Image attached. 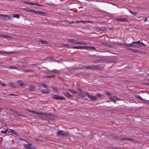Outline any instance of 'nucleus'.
I'll return each instance as SVG.
<instances>
[{"label": "nucleus", "mask_w": 149, "mask_h": 149, "mask_svg": "<svg viewBox=\"0 0 149 149\" xmlns=\"http://www.w3.org/2000/svg\"><path fill=\"white\" fill-rule=\"evenodd\" d=\"M53 96L52 97L53 99H55L57 100H65V99L63 97L59 96L57 95L53 94Z\"/></svg>", "instance_id": "1"}, {"label": "nucleus", "mask_w": 149, "mask_h": 149, "mask_svg": "<svg viewBox=\"0 0 149 149\" xmlns=\"http://www.w3.org/2000/svg\"><path fill=\"white\" fill-rule=\"evenodd\" d=\"M96 70L103 71L104 70V68L103 67H101L98 65H93V70Z\"/></svg>", "instance_id": "2"}, {"label": "nucleus", "mask_w": 149, "mask_h": 149, "mask_svg": "<svg viewBox=\"0 0 149 149\" xmlns=\"http://www.w3.org/2000/svg\"><path fill=\"white\" fill-rule=\"evenodd\" d=\"M11 17H9L8 16L6 15L3 14H0V19H6L8 20Z\"/></svg>", "instance_id": "3"}, {"label": "nucleus", "mask_w": 149, "mask_h": 149, "mask_svg": "<svg viewBox=\"0 0 149 149\" xmlns=\"http://www.w3.org/2000/svg\"><path fill=\"white\" fill-rule=\"evenodd\" d=\"M119 21V22H128V20L127 19L123 18H117L115 20L116 21Z\"/></svg>", "instance_id": "4"}, {"label": "nucleus", "mask_w": 149, "mask_h": 149, "mask_svg": "<svg viewBox=\"0 0 149 149\" xmlns=\"http://www.w3.org/2000/svg\"><path fill=\"white\" fill-rule=\"evenodd\" d=\"M34 14L39 15H41L43 16H45L46 15V13L45 12H43L41 11H35V12L34 13Z\"/></svg>", "instance_id": "5"}, {"label": "nucleus", "mask_w": 149, "mask_h": 149, "mask_svg": "<svg viewBox=\"0 0 149 149\" xmlns=\"http://www.w3.org/2000/svg\"><path fill=\"white\" fill-rule=\"evenodd\" d=\"M133 43H135V44H137L138 45H143L144 46H146V45L141 42L140 40H139L137 42H133Z\"/></svg>", "instance_id": "6"}, {"label": "nucleus", "mask_w": 149, "mask_h": 149, "mask_svg": "<svg viewBox=\"0 0 149 149\" xmlns=\"http://www.w3.org/2000/svg\"><path fill=\"white\" fill-rule=\"evenodd\" d=\"M8 132L9 133H11L12 134H13L16 136H18V134L14 130L10 129L8 128Z\"/></svg>", "instance_id": "7"}, {"label": "nucleus", "mask_w": 149, "mask_h": 149, "mask_svg": "<svg viewBox=\"0 0 149 149\" xmlns=\"http://www.w3.org/2000/svg\"><path fill=\"white\" fill-rule=\"evenodd\" d=\"M67 41L68 42L73 43L75 44H77V40L73 39H67Z\"/></svg>", "instance_id": "8"}, {"label": "nucleus", "mask_w": 149, "mask_h": 149, "mask_svg": "<svg viewBox=\"0 0 149 149\" xmlns=\"http://www.w3.org/2000/svg\"><path fill=\"white\" fill-rule=\"evenodd\" d=\"M95 28L96 30L98 31L105 30L106 29V28L105 27H100Z\"/></svg>", "instance_id": "9"}, {"label": "nucleus", "mask_w": 149, "mask_h": 149, "mask_svg": "<svg viewBox=\"0 0 149 149\" xmlns=\"http://www.w3.org/2000/svg\"><path fill=\"white\" fill-rule=\"evenodd\" d=\"M64 95L68 98H71L73 97L72 95H71L68 92L63 93Z\"/></svg>", "instance_id": "10"}, {"label": "nucleus", "mask_w": 149, "mask_h": 149, "mask_svg": "<svg viewBox=\"0 0 149 149\" xmlns=\"http://www.w3.org/2000/svg\"><path fill=\"white\" fill-rule=\"evenodd\" d=\"M32 144L31 143H28L27 144L24 145V147L26 149H30L32 146Z\"/></svg>", "instance_id": "11"}, {"label": "nucleus", "mask_w": 149, "mask_h": 149, "mask_svg": "<svg viewBox=\"0 0 149 149\" xmlns=\"http://www.w3.org/2000/svg\"><path fill=\"white\" fill-rule=\"evenodd\" d=\"M73 49H86V47L85 46H74L72 48Z\"/></svg>", "instance_id": "12"}, {"label": "nucleus", "mask_w": 149, "mask_h": 149, "mask_svg": "<svg viewBox=\"0 0 149 149\" xmlns=\"http://www.w3.org/2000/svg\"><path fill=\"white\" fill-rule=\"evenodd\" d=\"M64 131L63 130H60L58 131L56 133V135L57 136H63Z\"/></svg>", "instance_id": "13"}, {"label": "nucleus", "mask_w": 149, "mask_h": 149, "mask_svg": "<svg viewBox=\"0 0 149 149\" xmlns=\"http://www.w3.org/2000/svg\"><path fill=\"white\" fill-rule=\"evenodd\" d=\"M92 101H96L98 100L97 98L94 96L91 95L89 97Z\"/></svg>", "instance_id": "14"}, {"label": "nucleus", "mask_w": 149, "mask_h": 149, "mask_svg": "<svg viewBox=\"0 0 149 149\" xmlns=\"http://www.w3.org/2000/svg\"><path fill=\"white\" fill-rule=\"evenodd\" d=\"M70 134L68 132L66 131L65 132H63V136L64 137L69 136Z\"/></svg>", "instance_id": "15"}, {"label": "nucleus", "mask_w": 149, "mask_h": 149, "mask_svg": "<svg viewBox=\"0 0 149 149\" xmlns=\"http://www.w3.org/2000/svg\"><path fill=\"white\" fill-rule=\"evenodd\" d=\"M24 9L26 10L27 11L29 12H30L34 14L35 12V10H31L27 8H24Z\"/></svg>", "instance_id": "16"}, {"label": "nucleus", "mask_w": 149, "mask_h": 149, "mask_svg": "<svg viewBox=\"0 0 149 149\" xmlns=\"http://www.w3.org/2000/svg\"><path fill=\"white\" fill-rule=\"evenodd\" d=\"M132 52H135L138 53H142L141 51L137 49H133Z\"/></svg>", "instance_id": "17"}, {"label": "nucleus", "mask_w": 149, "mask_h": 149, "mask_svg": "<svg viewBox=\"0 0 149 149\" xmlns=\"http://www.w3.org/2000/svg\"><path fill=\"white\" fill-rule=\"evenodd\" d=\"M40 85L42 87H43L44 88H47L48 87L47 85L46 84L43 82H41L40 83Z\"/></svg>", "instance_id": "18"}, {"label": "nucleus", "mask_w": 149, "mask_h": 149, "mask_svg": "<svg viewBox=\"0 0 149 149\" xmlns=\"http://www.w3.org/2000/svg\"><path fill=\"white\" fill-rule=\"evenodd\" d=\"M41 91L43 93L48 94L49 93V91H46V90H42Z\"/></svg>", "instance_id": "19"}, {"label": "nucleus", "mask_w": 149, "mask_h": 149, "mask_svg": "<svg viewBox=\"0 0 149 149\" xmlns=\"http://www.w3.org/2000/svg\"><path fill=\"white\" fill-rule=\"evenodd\" d=\"M1 36L3 37L4 38L7 39H9L10 38H11V37L10 36H4L3 35H1Z\"/></svg>", "instance_id": "20"}, {"label": "nucleus", "mask_w": 149, "mask_h": 149, "mask_svg": "<svg viewBox=\"0 0 149 149\" xmlns=\"http://www.w3.org/2000/svg\"><path fill=\"white\" fill-rule=\"evenodd\" d=\"M102 61V59L101 60H94L93 62V63H100L101 61Z\"/></svg>", "instance_id": "21"}, {"label": "nucleus", "mask_w": 149, "mask_h": 149, "mask_svg": "<svg viewBox=\"0 0 149 149\" xmlns=\"http://www.w3.org/2000/svg\"><path fill=\"white\" fill-rule=\"evenodd\" d=\"M84 68L88 69H90L93 70V65H92L91 66H86Z\"/></svg>", "instance_id": "22"}, {"label": "nucleus", "mask_w": 149, "mask_h": 149, "mask_svg": "<svg viewBox=\"0 0 149 149\" xmlns=\"http://www.w3.org/2000/svg\"><path fill=\"white\" fill-rule=\"evenodd\" d=\"M133 42H132L131 43H130L128 44H127V46L130 47H133V44H135V43H133Z\"/></svg>", "instance_id": "23"}, {"label": "nucleus", "mask_w": 149, "mask_h": 149, "mask_svg": "<svg viewBox=\"0 0 149 149\" xmlns=\"http://www.w3.org/2000/svg\"><path fill=\"white\" fill-rule=\"evenodd\" d=\"M8 132V128L6 129L4 131L3 130H2L1 132V133H2L4 134H7V132Z\"/></svg>", "instance_id": "24"}, {"label": "nucleus", "mask_w": 149, "mask_h": 149, "mask_svg": "<svg viewBox=\"0 0 149 149\" xmlns=\"http://www.w3.org/2000/svg\"><path fill=\"white\" fill-rule=\"evenodd\" d=\"M38 114L43 116H45V115H46V113L43 112H42L39 111Z\"/></svg>", "instance_id": "25"}, {"label": "nucleus", "mask_w": 149, "mask_h": 149, "mask_svg": "<svg viewBox=\"0 0 149 149\" xmlns=\"http://www.w3.org/2000/svg\"><path fill=\"white\" fill-rule=\"evenodd\" d=\"M20 15L17 14L14 15L13 16V17L14 18H19L20 17Z\"/></svg>", "instance_id": "26"}, {"label": "nucleus", "mask_w": 149, "mask_h": 149, "mask_svg": "<svg viewBox=\"0 0 149 149\" xmlns=\"http://www.w3.org/2000/svg\"><path fill=\"white\" fill-rule=\"evenodd\" d=\"M104 93L106 94L107 95H108V96H110L111 95V93H110L108 92L107 91H104Z\"/></svg>", "instance_id": "27"}, {"label": "nucleus", "mask_w": 149, "mask_h": 149, "mask_svg": "<svg viewBox=\"0 0 149 149\" xmlns=\"http://www.w3.org/2000/svg\"><path fill=\"white\" fill-rule=\"evenodd\" d=\"M133 47L134 48H139L140 47V46L139 45H138L137 44H133Z\"/></svg>", "instance_id": "28"}, {"label": "nucleus", "mask_w": 149, "mask_h": 149, "mask_svg": "<svg viewBox=\"0 0 149 149\" xmlns=\"http://www.w3.org/2000/svg\"><path fill=\"white\" fill-rule=\"evenodd\" d=\"M86 49H87L89 48L91 49L92 50L95 49V48L94 47H91V46H86Z\"/></svg>", "instance_id": "29"}, {"label": "nucleus", "mask_w": 149, "mask_h": 149, "mask_svg": "<svg viewBox=\"0 0 149 149\" xmlns=\"http://www.w3.org/2000/svg\"><path fill=\"white\" fill-rule=\"evenodd\" d=\"M135 97L137 98H138L139 99H140L141 100V101H142L143 100V99H142L141 97L139 95H136L135 96Z\"/></svg>", "instance_id": "30"}, {"label": "nucleus", "mask_w": 149, "mask_h": 149, "mask_svg": "<svg viewBox=\"0 0 149 149\" xmlns=\"http://www.w3.org/2000/svg\"><path fill=\"white\" fill-rule=\"evenodd\" d=\"M79 95L82 98H84V95L81 93H80L79 94Z\"/></svg>", "instance_id": "31"}, {"label": "nucleus", "mask_w": 149, "mask_h": 149, "mask_svg": "<svg viewBox=\"0 0 149 149\" xmlns=\"http://www.w3.org/2000/svg\"><path fill=\"white\" fill-rule=\"evenodd\" d=\"M40 42L42 44H47V42L45 40H40Z\"/></svg>", "instance_id": "32"}, {"label": "nucleus", "mask_w": 149, "mask_h": 149, "mask_svg": "<svg viewBox=\"0 0 149 149\" xmlns=\"http://www.w3.org/2000/svg\"><path fill=\"white\" fill-rule=\"evenodd\" d=\"M109 99L110 100H112L113 102H114L116 101V100H114L113 98L112 97H110L109 98Z\"/></svg>", "instance_id": "33"}, {"label": "nucleus", "mask_w": 149, "mask_h": 149, "mask_svg": "<svg viewBox=\"0 0 149 149\" xmlns=\"http://www.w3.org/2000/svg\"><path fill=\"white\" fill-rule=\"evenodd\" d=\"M52 88L55 91H58V90H57L56 87L55 86H53L52 87Z\"/></svg>", "instance_id": "34"}, {"label": "nucleus", "mask_w": 149, "mask_h": 149, "mask_svg": "<svg viewBox=\"0 0 149 149\" xmlns=\"http://www.w3.org/2000/svg\"><path fill=\"white\" fill-rule=\"evenodd\" d=\"M18 83L20 84V86H22L24 85V83L21 81H19V83Z\"/></svg>", "instance_id": "35"}, {"label": "nucleus", "mask_w": 149, "mask_h": 149, "mask_svg": "<svg viewBox=\"0 0 149 149\" xmlns=\"http://www.w3.org/2000/svg\"><path fill=\"white\" fill-rule=\"evenodd\" d=\"M126 49L130 51L131 52H132V49H133L130 48H129V47H127Z\"/></svg>", "instance_id": "36"}, {"label": "nucleus", "mask_w": 149, "mask_h": 149, "mask_svg": "<svg viewBox=\"0 0 149 149\" xmlns=\"http://www.w3.org/2000/svg\"><path fill=\"white\" fill-rule=\"evenodd\" d=\"M88 22H91V21H87V20H85V21H82V23H88Z\"/></svg>", "instance_id": "37"}, {"label": "nucleus", "mask_w": 149, "mask_h": 149, "mask_svg": "<svg viewBox=\"0 0 149 149\" xmlns=\"http://www.w3.org/2000/svg\"><path fill=\"white\" fill-rule=\"evenodd\" d=\"M68 22L69 24H72L74 23H76V22H74L73 21H68Z\"/></svg>", "instance_id": "38"}, {"label": "nucleus", "mask_w": 149, "mask_h": 149, "mask_svg": "<svg viewBox=\"0 0 149 149\" xmlns=\"http://www.w3.org/2000/svg\"><path fill=\"white\" fill-rule=\"evenodd\" d=\"M34 88L33 87H30L29 90L30 91H34Z\"/></svg>", "instance_id": "39"}, {"label": "nucleus", "mask_w": 149, "mask_h": 149, "mask_svg": "<svg viewBox=\"0 0 149 149\" xmlns=\"http://www.w3.org/2000/svg\"><path fill=\"white\" fill-rule=\"evenodd\" d=\"M31 5H36L38 6H41V5L37 3H33L31 4Z\"/></svg>", "instance_id": "40"}, {"label": "nucleus", "mask_w": 149, "mask_h": 149, "mask_svg": "<svg viewBox=\"0 0 149 149\" xmlns=\"http://www.w3.org/2000/svg\"><path fill=\"white\" fill-rule=\"evenodd\" d=\"M7 52L4 51H0V53L1 54H7Z\"/></svg>", "instance_id": "41"}, {"label": "nucleus", "mask_w": 149, "mask_h": 149, "mask_svg": "<svg viewBox=\"0 0 149 149\" xmlns=\"http://www.w3.org/2000/svg\"><path fill=\"white\" fill-rule=\"evenodd\" d=\"M10 86L11 87L15 88V86L12 83H10Z\"/></svg>", "instance_id": "42"}, {"label": "nucleus", "mask_w": 149, "mask_h": 149, "mask_svg": "<svg viewBox=\"0 0 149 149\" xmlns=\"http://www.w3.org/2000/svg\"><path fill=\"white\" fill-rule=\"evenodd\" d=\"M100 98V100H102L104 98V96L103 95H100V96L99 97Z\"/></svg>", "instance_id": "43"}, {"label": "nucleus", "mask_w": 149, "mask_h": 149, "mask_svg": "<svg viewBox=\"0 0 149 149\" xmlns=\"http://www.w3.org/2000/svg\"><path fill=\"white\" fill-rule=\"evenodd\" d=\"M70 91L72 92V93H74L75 94H77V92H76L75 91H74L73 90H70Z\"/></svg>", "instance_id": "44"}, {"label": "nucleus", "mask_w": 149, "mask_h": 149, "mask_svg": "<svg viewBox=\"0 0 149 149\" xmlns=\"http://www.w3.org/2000/svg\"><path fill=\"white\" fill-rule=\"evenodd\" d=\"M129 12L135 15H136V13H137L136 12H132L130 10H129Z\"/></svg>", "instance_id": "45"}, {"label": "nucleus", "mask_w": 149, "mask_h": 149, "mask_svg": "<svg viewBox=\"0 0 149 149\" xmlns=\"http://www.w3.org/2000/svg\"><path fill=\"white\" fill-rule=\"evenodd\" d=\"M101 95L99 93H97L95 94V95L98 97L100 96Z\"/></svg>", "instance_id": "46"}, {"label": "nucleus", "mask_w": 149, "mask_h": 149, "mask_svg": "<svg viewBox=\"0 0 149 149\" xmlns=\"http://www.w3.org/2000/svg\"><path fill=\"white\" fill-rule=\"evenodd\" d=\"M30 111V112H32L33 113H34L35 114H38V112L36 111H33L31 112V111Z\"/></svg>", "instance_id": "47"}, {"label": "nucleus", "mask_w": 149, "mask_h": 149, "mask_svg": "<svg viewBox=\"0 0 149 149\" xmlns=\"http://www.w3.org/2000/svg\"><path fill=\"white\" fill-rule=\"evenodd\" d=\"M0 83L1 84V85L5 87L6 86V84H5L1 82H0Z\"/></svg>", "instance_id": "48"}, {"label": "nucleus", "mask_w": 149, "mask_h": 149, "mask_svg": "<svg viewBox=\"0 0 149 149\" xmlns=\"http://www.w3.org/2000/svg\"><path fill=\"white\" fill-rule=\"evenodd\" d=\"M85 94L87 96H88V97L89 98V97H90V96H91L90 95H89V93L87 92H86L85 93Z\"/></svg>", "instance_id": "49"}, {"label": "nucleus", "mask_w": 149, "mask_h": 149, "mask_svg": "<svg viewBox=\"0 0 149 149\" xmlns=\"http://www.w3.org/2000/svg\"><path fill=\"white\" fill-rule=\"evenodd\" d=\"M121 139L122 141H124V140H127V138H121Z\"/></svg>", "instance_id": "50"}, {"label": "nucleus", "mask_w": 149, "mask_h": 149, "mask_svg": "<svg viewBox=\"0 0 149 149\" xmlns=\"http://www.w3.org/2000/svg\"><path fill=\"white\" fill-rule=\"evenodd\" d=\"M52 114L51 113H46V116H51V115Z\"/></svg>", "instance_id": "51"}, {"label": "nucleus", "mask_w": 149, "mask_h": 149, "mask_svg": "<svg viewBox=\"0 0 149 149\" xmlns=\"http://www.w3.org/2000/svg\"><path fill=\"white\" fill-rule=\"evenodd\" d=\"M55 75H52L50 76H47V78H50L51 77H54L55 76Z\"/></svg>", "instance_id": "52"}, {"label": "nucleus", "mask_w": 149, "mask_h": 149, "mask_svg": "<svg viewBox=\"0 0 149 149\" xmlns=\"http://www.w3.org/2000/svg\"><path fill=\"white\" fill-rule=\"evenodd\" d=\"M119 44L120 45H123V46H127V44H123V43H119Z\"/></svg>", "instance_id": "53"}, {"label": "nucleus", "mask_w": 149, "mask_h": 149, "mask_svg": "<svg viewBox=\"0 0 149 149\" xmlns=\"http://www.w3.org/2000/svg\"><path fill=\"white\" fill-rule=\"evenodd\" d=\"M24 3H27V4H31H31L32 3H30L28 2L27 1H24Z\"/></svg>", "instance_id": "54"}, {"label": "nucleus", "mask_w": 149, "mask_h": 149, "mask_svg": "<svg viewBox=\"0 0 149 149\" xmlns=\"http://www.w3.org/2000/svg\"><path fill=\"white\" fill-rule=\"evenodd\" d=\"M82 21H84V20H81V21H76V23H79V22L82 23Z\"/></svg>", "instance_id": "55"}, {"label": "nucleus", "mask_w": 149, "mask_h": 149, "mask_svg": "<svg viewBox=\"0 0 149 149\" xmlns=\"http://www.w3.org/2000/svg\"><path fill=\"white\" fill-rule=\"evenodd\" d=\"M30 149H37L36 147H32V146H31Z\"/></svg>", "instance_id": "56"}, {"label": "nucleus", "mask_w": 149, "mask_h": 149, "mask_svg": "<svg viewBox=\"0 0 149 149\" xmlns=\"http://www.w3.org/2000/svg\"><path fill=\"white\" fill-rule=\"evenodd\" d=\"M127 140H128L129 141H134V140L133 139H131V138H127Z\"/></svg>", "instance_id": "57"}, {"label": "nucleus", "mask_w": 149, "mask_h": 149, "mask_svg": "<svg viewBox=\"0 0 149 149\" xmlns=\"http://www.w3.org/2000/svg\"><path fill=\"white\" fill-rule=\"evenodd\" d=\"M77 44H83V43L81 42H77Z\"/></svg>", "instance_id": "58"}, {"label": "nucleus", "mask_w": 149, "mask_h": 149, "mask_svg": "<svg viewBox=\"0 0 149 149\" xmlns=\"http://www.w3.org/2000/svg\"><path fill=\"white\" fill-rule=\"evenodd\" d=\"M9 68L10 69L11 68V69H15L16 68H15V67H9Z\"/></svg>", "instance_id": "59"}, {"label": "nucleus", "mask_w": 149, "mask_h": 149, "mask_svg": "<svg viewBox=\"0 0 149 149\" xmlns=\"http://www.w3.org/2000/svg\"><path fill=\"white\" fill-rule=\"evenodd\" d=\"M147 18H146L144 19V21H145V22H146L147 21Z\"/></svg>", "instance_id": "60"}, {"label": "nucleus", "mask_w": 149, "mask_h": 149, "mask_svg": "<svg viewBox=\"0 0 149 149\" xmlns=\"http://www.w3.org/2000/svg\"><path fill=\"white\" fill-rule=\"evenodd\" d=\"M9 95H16L14 94H9Z\"/></svg>", "instance_id": "61"}, {"label": "nucleus", "mask_w": 149, "mask_h": 149, "mask_svg": "<svg viewBox=\"0 0 149 149\" xmlns=\"http://www.w3.org/2000/svg\"><path fill=\"white\" fill-rule=\"evenodd\" d=\"M79 91H82V90L80 88H79Z\"/></svg>", "instance_id": "62"}, {"label": "nucleus", "mask_w": 149, "mask_h": 149, "mask_svg": "<svg viewBox=\"0 0 149 149\" xmlns=\"http://www.w3.org/2000/svg\"><path fill=\"white\" fill-rule=\"evenodd\" d=\"M24 72H30V71H29V70H26V71H24Z\"/></svg>", "instance_id": "63"}, {"label": "nucleus", "mask_w": 149, "mask_h": 149, "mask_svg": "<svg viewBox=\"0 0 149 149\" xmlns=\"http://www.w3.org/2000/svg\"><path fill=\"white\" fill-rule=\"evenodd\" d=\"M2 110V109L1 108H0V113L1 112Z\"/></svg>", "instance_id": "64"}]
</instances>
